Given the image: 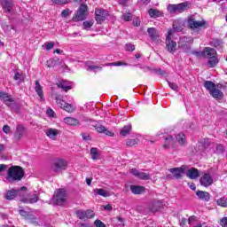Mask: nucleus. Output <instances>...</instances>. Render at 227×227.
Wrapping results in <instances>:
<instances>
[{
	"label": "nucleus",
	"mask_w": 227,
	"mask_h": 227,
	"mask_svg": "<svg viewBox=\"0 0 227 227\" xmlns=\"http://www.w3.org/2000/svg\"><path fill=\"white\" fill-rule=\"evenodd\" d=\"M4 152V145L0 144V155Z\"/></svg>",
	"instance_id": "obj_62"
},
{
	"label": "nucleus",
	"mask_w": 227,
	"mask_h": 227,
	"mask_svg": "<svg viewBox=\"0 0 227 227\" xmlns=\"http://www.w3.org/2000/svg\"><path fill=\"white\" fill-rule=\"evenodd\" d=\"M24 178V168L20 166H12L7 170L6 180L11 184L13 182H20Z\"/></svg>",
	"instance_id": "obj_2"
},
{
	"label": "nucleus",
	"mask_w": 227,
	"mask_h": 227,
	"mask_svg": "<svg viewBox=\"0 0 227 227\" xmlns=\"http://www.w3.org/2000/svg\"><path fill=\"white\" fill-rule=\"evenodd\" d=\"M3 132H4V134H10L12 132V129L10 128V126L4 125L3 127Z\"/></svg>",
	"instance_id": "obj_54"
},
{
	"label": "nucleus",
	"mask_w": 227,
	"mask_h": 227,
	"mask_svg": "<svg viewBox=\"0 0 227 227\" xmlns=\"http://www.w3.org/2000/svg\"><path fill=\"white\" fill-rule=\"evenodd\" d=\"M216 204L218 205V207L227 208V197H221L216 200Z\"/></svg>",
	"instance_id": "obj_34"
},
{
	"label": "nucleus",
	"mask_w": 227,
	"mask_h": 227,
	"mask_svg": "<svg viewBox=\"0 0 227 227\" xmlns=\"http://www.w3.org/2000/svg\"><path fill=\"white\" fill-rule=\"evenodd\" d=\"M47 114L50 116V118H54V111L51 108L47 110Z\"/></svg>",
	"instance_id": "obj_58"
},
{
	"label": "nucleus",
	"mask_w": 227,
	"mask_h": 227,
	"mask_svg": "<svg viewBox=\"0 0 227 227\" xmlns=\"http://www.w3.org/2000/svg\"><path fill=\"white\" fill-rule=\"evenodd\" d=\"M206 24L207 22L205 20L198 21L193 18L188 19V26L190 29H200L203 27Z\"/></svg>",
	"instance_id": "obj_9"
},
{
	"label": "nucleus",
	"mask_w": 227,
	"mask_h": 227,
	"mask_svg": "<svg viewBox=\"0 0 227 227\" xmlns=\"http://www.w3.org/2000/svg\"><path fill=\"white\" fill-rule=\"evenodd\" d=\"M13 79L14 81H18V82H23L26 80V74L16 72Z\"/></svg>",
	"instance_id": "obj_33"
},
{
	"label": "nucleus",
	"mask_w": 227,
	"mask_h": 227,
	"mask_svg": "<svg viewBox=\"0 0 227 227\" xmlns=\"http://www.w3.org/2000/svg\"><path fill=\"white\" fill-rule=\"evenodd\" d=\"M93 192L95 196H102L103 198H108V196H111V193H109V192L102 188H96Z\"/></svg>",
	"instance_id": "obj_24"
},
{
	"label": "nucleus",
	"mask_w": 227,
	"mask_h": 227,
	"mask_svg": "<svg viewBox=\"0 0 227 227\" xmlns=\"http://www.w3.org/2000/svg\"><path fill=\"white\" fill-rule=\"evenodd\" d=\"M202 187H210L214 184V178L209 173H205L200 179Z\"/></svg>",
	"instance_id": "obj_10"
},
{
	"label": "nucleus",
	"mask_w": 227,
	"mask_h": 227,
	"mask_svg": "<svg viewBox=\"0 0 227 227\" xmlns=\"http://www.w3.org/2000/svg\"><path fill=\"white\" fill-rule=\"evenodd\" d=\"M132 130V125L128 124L126 126H124L121 129V136H129V134H130V131Z\"/></svg>",
	"instance_id": "obj_32"
},
{
	"label": "nucleus",
	"mask_w": 227,
	"mask_h": 227,
	"mask_svg": "<svg viewBox=\"0 0 227 227\" xmlns=\"http://www.w3.org/2000/svg\"><path fill=\"white\" fill-rule=\"evenodd\" d=\"M160 207H162V203L160 201H154L150 205L149 208L151 212H157L160 209Z\"/></svg>",
	"instance_id": "obj_29"
},
{
	"label": "nucleus",
	"mask_w": 227,
	"mask_h": 227,
	"mask_svg": "<svg viewBox=\"0 0 227 227\" xmlns=\"http://www.w3.org/2000/svg\"><path fill=\"white\" fill-rule=\"evenodd\" d=\"M18 194H20V190H10L6 193V200H13L18 196Z\"/></svg>",
	"instance_id": "obj_27"
},
{
	"label": "nucleus",
	"mask_w": 227,
	"mask_h": 227,
	"mask_svg": "<svg viewBox=\"0 0 227 227\" xmlns=\"http://www.w3.org/2000/svg\"><path fill=\"white\" fill-rule=\"evenodd\" d=\"M196 56H204V58H208L209 60L207 65L209 68H214L219 63V59H217V51L214 48L206 47L203 51L195 52Z\"/></svg>",
	"instance_id": "obj_1"
},
{
	"label": "nucleus",
	"mask_w": 227,
	"mask_h": 227,
	"mask_svg": "<svg viewBox=\"0 0 227 227\" xmlns=\"http://www.w3.org/2000/svg\"><path fill=\"white\" fill-rule=\"evenodd\" d=\"M92 27H93V21L83 22V29H86V31H90V29H91Z\"/></svg>",
	"instance_id": "obj_45"
},
{
	"label": "nucleus",
	"mask_w": 227,
	"mask_h": 227,
	"mask_svg": "<svg viewBox=\"0 0 227 227\" xmlns=\"http://www.w3.org/2000/svg\"><path fill=\"white\" fill-rule=\"evenodd\" d=\"M130 191L133 194H143V192L145 191V187L131 185Z\"/></svg>",
	"instance_id": "obj_31"
},
{
	"label": "nucleus",
	"mask_w": 227,
	"mask_h": 227,
	"mask_svg": "<svg viewBox=\"0 0 227 227\" xmlns=\"http://www.w3.org/2000/svg\"><path fill=\"white\" fill-rule=\"evenodd\" d=\"M0 100L4 102L5 106H8V107H13V105L15 104L13 98H12L8 93L3 91H0Z\"/></svg>",
	"instance_id": "obj_13"
},
{
	"label": "nucleus",
	"mask_w": 227,
	"mask_h": 227,
	"mask_svg": "<svg viewBox=\"0 0 227 227\" xmlns=\"http://www.w3.org/2000/svg\"><path fill=\"white\" fill-rule=\"evenodd\" d=\"M176 7L177 13H183V12H185V10H187V4L181 3L178 4H176Z\"/></svg>",
	"instance_id": "obj_37"
},
{
	"label": "nucleus",
	"mask_w": 227,
	"mask_h": 227,
	"mask_svg": "<svg viewBox=\"0 0 227 227\" xmlns=\"http://www.w3.org/2000/svg\"><path fill=\"white\" fill-rule=\"evenodd\" d=\"M188 224L193 227H201V223H196V216H191L188 219Z\"/></svg>",
	"instance_id": "obj_39"
},
{
	"label": "nucleus",
	"mask_w": 227,
	"mask_h": 227,
	"mask_svg": "<svg viewBox=\"0 0 227 227\" xmlns=\"http://www.w3.org/2000/svg\"><path fill=\"white\" fill-rule=\"evenodd\" d=\"M216 150L218 152H223V146L221 145H216Z\"/></svg>",
	"instance_id": "obj_63"
},
{
	"label": "nucleus",
	"mask_w": 227,
	"mask_h": 227,
	"mask_svg": "<svg viewBox=\"0 0 227 227\" xmlns=\"http://www.w3.org/2000/svg\"><path fill=\"white\" fill-rule=\"evenodd\" d=\"M168 11L169 12V13H176V4H168Z\"/></svg>",
	"instance_id": "obj_47"
},
{
	"label": "nucleus",
	"mask_w": 227,
	"mask_h": 227,
	"mask_svg": "<svg viewBox=\"0 0 227 227\" xmlns=\"http://www.w3.org/2000/svg\"><path fill=\"white\" fill-rule=\"evenodd\" d=\"M184 30V23L180 20H176L173 22V29H170V31H176L177 33H180Z\"/></svg>",
	"instance_id": "obj_21"
},
{
	"label": "nucleus",
	"mask_w": 227,
	"mask_h": 227,
	"mask_svg": "<svg viewBox=\"0 0 227 227\" xmlns=\"http://www.w3.org/2000/svg\"><path fill=\"white\" fill-rule=\"evenodd\" d=\"M56 65H58V60H55L54 59H51L46 62L48 68H52V67H56Z\"/></svg>",
	"instance_id": "obj_43"
},
{
	"label": "nucleus",
	"mask_w": 227,
	"mask_h": 227,
	"mask_svg": "<svg viewBox=\"0 0 227 227\" xmlns=\"http://www.w3.org/2000/svg\"><path fill=\"white\" fill-rule=\"evenodd\" d=\"M86 214V219H93L95 217V212L93 210H87L85 211Z\"/></svg>",
	"instance_id": "obj_48"
},
{
	"label": "nucleus",
	"mask_w": 227,
	"mask_h": 227,
	"mask_svg": "<svg viewBox=\"0 0 227 227\" xmlns=\"http://www.w3.org/2000/svg\"><path fill=\"white\" fill-rule=\"evenodd\" d=\"M35 92L37 93L40 100H43V87L40 84V82H35Z\"/></svg>",
	"instance_id": "obj_26"
},
{
	"label": "nucleus",
	"mask_w": 227,
	"mask_h": 227,
	"mask_svg": "<svg viewBox=\"0 0 227 227\" xmlns=\"http://www.w3.org/2000/svg\"><path fill=\"white\" fill-rule=\"evenodd\" d=\"M148 13H149L150 17H152L153 19H157V17H160V15H161L160 11L157 9H150L148 11Z\"/></svg>",
	"instance_id": "obj_36"
},
{
	"label": "nucleus",
	"mask_w": 227,
	"mask_h": 227,
	"mask_svg": "<svg viewBox=\"0 0 227 227\" xmlns=\"http://www.w3.org/2000/svg\"><path fill=\"white\" fill-rule=\"evenodd\" d=\"M82 139H84V141H90V137H89V135L82 134Z\"/></svg>",
	"instance_id": "obj_61"
},
{
	"label": "nucleus",
	"mask_w": 227,
	"mask_h": 227,
	"mask_svg": "<svg viewBox=\"0 0 227 227\" xmlns=\"http://www.w3.org/2000/svg\"><path fill=\"white\" fill-rule=\"evenodd\" d=\"M163 148H175V138L172 136H168L165 138V144L163 145Z\"/></svg>",
	"instance_id": "obj_23"
},
{
	"label": "nucleus",
	"mask_w": 227,
	"mask_h": 227,
	"mask_svg": "<svg viewBox=\"0 0 227 227\" xmlns=\"http://www.w3.org/2000/svg\"><path fill=\"white\" fill-rule=\"evenodd\" d=\"M95 14L98 24H102L109 16V12L103 9H96Z\"/></svg>",
	"instance_id": "obj_8"
},
{
	"label": "nucleus",
	"mask_w": 227,
	"mask_h": 227,
	"mask_svg": "<svg viewBox=\"0 0 227 227\" xmlns=\"http://www.w3.org/2000/svg\"><path fill=\"white\" fill-rule=\"evenodd\" d=\"M55 4H67L70 0H51Z\"/></svg>",
	"instance_id": "obj_50"
},
{
	"label": "nucleus",
	"mask_w": 227,
	"mask_h": 227,
	"mask_svg": "<svg viewBox=\"0 0 227 227\" xmlns=\"http://www.w3.org/2000/svg\"><path fill=\"white\" fill-rule=\"evenodd\" d=\"M19 214L21 215V216L24 217L25 219H28L29 221H31L33 224H36V221H35L33 215H29V213H27L26 210L20 209Z\"/></svg>",
	"instance_id": "obj_25"
},
{
	"label": "nucleus",
	"mask_w": 227,
	"mask_h": 227,
	"mask_svg": "<svg viewBox=\"0 0 227 227\" xmlns=\"http://www.w3.org/2000/svg\"><path fill=\"white\" fill-rule=\"evenodd\" d=\"M176 141H177L181 146H184V145L187 143V139L185 138V135L184 133L177 134L176 136Z\"/></svg>",
	"instance_id": "obj_28"
},
{
	"label": "nucleus",
	"mask_w": 227,
	"mask_h": 227,
	"mask_svg": "<svg viewBox=\"0 0 227 227\" xmlns=\"http://www.w3.org/2000/svg\"><path fill=\"white\" fill-rule=\"evenodd\" d=\"M24 132H25L24 126L19 125L17 127L16 132L14 134L15 139H17V141H20L22 139V137H24Z\"/></svg>",
	"instance_id": "obj_20"
},
{
	"label": "nucleus",
	"mask_w": 227,
	"mask_h": 227,
	"mask_svg": "<svg viewBox=\"0 0 227 227\" xmlns=\"http://www.w3.org/2000/svg\"><path fill=\"white\" fill-rule=\"evenodd\" d=\"M105 210H113V206H111L110 204L103 206Z\"/></svg>",
	"instance_id": "obj_60"
},
{
	"label": "nucleus",
	"mask_w": 227,
	"mask_h": 227,
	"mask_svg": "<svg viewBox=\"0 0 227 227\" xmlns=\"http://www.w3.org/2000/svg\"><path fill=\"white\" fill-rule=\"evenodd\" d=\"M126 51H135L136 50V46H134L133 44H126L125 46Z\"/></svg>",
	"instance_id": "obj_55"
},
{
	"label": "nucleus",
	"mask_w": 227,
	"mask_h": 227,
	"mask_svg": "<svg viewBox=\"0 0 227 227\" xmlns=\"http://www.w3.org/2000/svg\"><path fill=\"white\" fill-rule=\"evenodd\" d=\"M54 45H56V43L54 42L46 43V51H51V49H54Z\"/></svg>",
	"instance_id": "obj_53"
},
{
	"label": "nucleus",
	"mask_w": 227,
	"mask_h": 227,
	"mask_svg": "<svg viewBox=\"0 0 227 227\" xmlns=\"http://www.w3.org/2000/svg\"><path fill=\"white\" fill-rule=\"evenodd\" d=\"M186 176L191 180H196L200 176V170L197 168H191L186 172Z\"/></svg>",
	"instance_id": "obj_22"
},
{
	"label": "nucleus",
	"mask_w": 227,
	"mask_h": 227,
	"mask_svg": "<svg viewBox=\"0 0 227 227\" xmlns=\"http://www.w3.org/2000/svg\"><path fill=\"white\" fill-rule=\"evenodd\" d=\"M64 123H66V125H69L70 127H77V125H81V121L74 117H65Z\"/></svg>",
	"instance_id": "obj_18"
},
{
	"label": "nucleus",
	"mask_w": 227,
	"mask_h": 227,
	"mask_svg": "<svg viewBox=\"0 0 227 227\" xmlns=\"http://www.w3.org/2000/svg\"><path fill=\"white\" fill-rule=\"evenodd\" d=\"M90 157L93 160H97V159H98V150L97 148L90 149Z\"/></svg>",
	"instance_id": "obj_41"
},
{
	"label": "nucleus",
	"mask_w": 227,
	"mask_h": 227,
	"mask_svg": "<svg viewBox=\"0 0 227 227\" xmlns=\"http://www.w3.org/2000/svg\"><path fill=\"white\" fill-rule=\"evenodd\" d=\"M122 19L126 21L129 22V20H132V14L130 12H123L122 13Z\"/></svg>",
	"instance_id": "obj_46"
},
{
	"label": "nucleus",
	"mask_w": 227,
	"mask_h": 227,
	"mask_svg": "<svg viewBox=\"0 0 227 227\" xmlns=\"http://www.w3.org/2000/svg\"><path fill=\"white\" fill-rule=\"evenodd\" d=\"M186 168H187L183 165L179 168H170L169 171H170V173H172V175H174L175 178H176L178 180V179L182 178L184 173H185Z\"/></svg>",
	"instance_id": "obj_14"
},
{
	"label": "nucleus",
	"mask_w": 227,
	"mask_h": 227,
	"mask_svg": "<svg viewBox=\"0 0 227 227\" xmlns=\"http://www.w3.org/2000/svg\"><path fill=\"white\" fill-rule=\"evenodd\" d=\"M70 15V9H65L61 12V17L67 18Z\"/></svg>",
	"instance_id": "obj_52"
},
{
	"label": "nucleus",
	"mask_w": 227,
	"mask_h": 227,
	"mask_svg": "<svg viewBox=\"0 0 227 227\" xmlns=\"http://www.w3.org/2000/svg\"><path fill=\"white\" fill-rule=\"evenodd\" d=\"M88 15V5L82 4L80 5L78 12L74 13L73 17L74 22H80L81 20H84L86 16Z\"/></svg>",
	"instance_id": "obj_5"
},
{
	"label": "nucleus",
	"mask_w": 227,
	"mask_h": 227,
	"mask_svg": "<svg viewBox=\"0 0 227 227\" xmlns=\"http://www.w3.org/2000/svg\"><path fill=\"white\" fill-rule=\"evenodd\" d=\"M220 225L223 227H227V217H223L221 221H220Z\"/></svg>",
	"instance_id": "obj_57"
},
{
	"label": "nucleus",
	"mask_w": 227,
	"mask_h": 227,
	"mask_svg": "<svg viewBox=\"0 0 227 227\" xmlns=\"http://www.w3.org/2000/svg\"><path fill=\"white\" fill-rule=\"evenodd\" d=\"M86 184H87V185H91V179L90 178H87L86 179Z\"/></svg>",
	"instance_id": "obj_64"
},
{
	"label": "nucleus",
	"mask_w": 227,
	"mask_h": 227,
	"mask_svg": "<svg viewBox=\"0 0 227 227\" xmlns=\"http://www.w3.org/2000/svg\"><path fill=\"white\" fill-rule=\"evenodd\" d=\"M23 203H36L38 201V195L33 194L28 199H25L22 200Z\"/></svg>",
	"instance_id": "obj_38"
},
{
	"label": "nucleus",
	"mask_w": 227,
	"mask_h": 227,
	"mask_svg": "<svg viewBox=\"0 0 227 227\" xmlns=\"http://www.w3.org/2000/svg\"><path fill=\"white\" fill-rule=\"evenodd\" d=\"M55 100L58 106H60L61 109H64V111H67V113H74L75 111V107L61 99V96H57Z\"/></svg>",
	"instance_id": "obj_7"
},
{
	"label": "nucleus",
	"mask_w": 227,
	"mask_h": 227,
	"mask_svg": "<svg viewBox=\"0 0 227 227\" xmlns=\"http://www.w3.org/2000/svg\"><path fill=\"white\" fill-rule=\"evenodd\" d=\"M196 195L201 201H210V193L208 192L197 191Z\"/></svg>",
	"instance_id": "obj_19"
},
{
	"label": "nucleus",
	"mask_w": 227,
	"mask_h": 227,
	"mask_svg": "<svg viewBox=\"0 0 227 227\" xmlns=\"http://www.w3.org/2000/svg\"><path fill=\"white\" fill-rule=\"evenodd\" d=\"M58 87L61 88L64 91H68L69 90H72V87L67 85L66 82H59Z\"/></svg>",
	"instance_id": "obj_42"
},
{
	"label": "nucleus",
	"mask_w": 227,
	"mask_h": 227,
	"mask_svg": "<svg viewBox=\"0 0 227 227\" xmlns=\"http://www.w3.org/2000/svg\"><path fill=\"white\" fill-rule=\"evenodd\" d=\"M204 88L209 91V93L215 88V83L211 81H206L204 82Z\"/></svg>",
	"instance_id": "obj_35"
},
{
	"label": "nucleus",
	"mask_w": 227,
	"mask_h": 227,
	"mask_svg": "<svg viewBox=\"0 0 227 227\" xmlns=\"http://www.w3.org/2000/svg\"><path fill=\"white\" fill-rule=\"evenodd\" d=\"M1 4L4 12H12L13 10V0H2Z\"/></svg>",
	"instance_id": "obj_17"
},
{
	"label": "nucleus",
	"mask_w": 227,
	"mask_h": 227,
	"mask_svg": "<svg viewBox=\"0 0 227 227\" xmlns=\"http://www.w3.org/2000/svg\"><path fill=\"white\" fill-rule=\"evenodd\" d=\"M95 129L97 130V132H98L99 134H106V136H108L109 137H114V134L113 133V131H109L108 129H106V127L98 124L95 126Z\"/></svg>",
	"instance_id": "obj_16"
},
{
	"label": "nucleus",
	"mask_w": 227,
	"mask_h": 227,
	"mask_svg": "<svg viewBox=\"0 0 227 227\" xmlns=\"http://www.w3.org/2000/svg\"><path fill=\"white\" fill-rule=\"evenodd\" d=\"M147 33L153 42H154L155 43H160V35H159V31H157L155 27H149L147 29Z\"/></svg>",
	"instance_id": "obj_11"
},
{
	"label": "nucleus",
	"mask_w": 227,
	"mask_h": 227,
	"mask_svg": "<svg viewBox=\"0 0 227 227\" xmlns=\"http://www.w3.org/2000/svg\"><path fill=\"white\" fill-rule=\"evenodd\" d=\"M53 203L65 205L67 203V192L63 189L57 190L53 195Z\"/></svg>",
	"instance_id": "obj_4"
},
{
	"label": "nucleus",
	"mask_w": 227,
	"mask_h": 227,
	"mask_svg": "<svg viewBox=\"0 0 227 227\" xmlns=\"http://www.w3.org/2000/svg\"><path fill=\"white\" fill-rule=\"evenodd\" d=\"M76 215L79 219L86 220V211L84 210L76 211Z\"/></svg>",
	"instance_id": "obj_44"
},
{
	"label": "nucleus",
	"mask_w": 227,
	"mask_h": 227,
	"mask_svg": "<svg viewBox=\"0 0 227 227\" xmlns=\"http://www.w3.org/2000/svg\"><path fill=\"white\" fill-rule=\"evenodd\" d=\"M168 83L171 90H173L174 91H178V85L176 83L169 82H168Z\"/></svg>",
	"instance_id": "obj_51"
},
{
	"label": "nucleus",
	"mask_w": 227,
	"mask_h": 227,
	"mask_svg": "<svg viewBox=\"0 0 227 227\" xmlns=\"http://www.w3.org/2000/svg\"><path fill=\"white\" fill-rule=\"evenodd\" d=\"M126 145L127 146H134L137 145V141L136 139H128Z\"/></svg>",
	"instance_id": "obj_49"
},
{
	"label": "nucleus",
	"mask_w": 227,
	"mask_h": 227,
	"mask_svg": "<svg viewBox=\"0 0 227 227\" xmlns=\"http://www.w3.org/2000/svg\"><path fill=\"white\" fill-rule=\"evenodd\" d=\"M130 173L140 180H150V174L148 173L141 172L136 168L130 169Z\"/></svg>",
	"instance_id": "obj_15"
},
{
	"label": "nucleus",
	"mask_w": 227,
	"mask_h": 227,
	"mask_svg": "<svg viewBox=\"0 0 227 227\" xmlns=\"http://www.w3.org/2000/svg\"><path fill=\"white\" fill-rule=\"evenodd\" d=\"M7 168H8V165L0 164V173H3V171L6 170Z\"/></svg>",
	"instance_id": "obj_59"
},
{
	"label": "nucleus",
	"mask_w": 227,
	"mask_h": 227,
	"mask_svg": "<svg viewBox=\"0 0 227 227\" xmlns=\"http://www.w3.org/2000/svg\"><path fill=\"white\" fill-rule=\"evenodd\" d=\"M86 67L89 68V70H91L92 72H100V70H102V67L95 66L91 63H87Z\"/></svg>",
	"instance_id": "obj_40"
},
{
	"label": "nucleus",
	"mask_w": 227,
	"mask_h": 227,
	"mask_svg": "<svg viewBox=\"0 0 227 227\" xmlns=\"http://www.w3.org/2000/svg\"><path fill=\"white\" fill-rule=\"evenodd\" d=\"M209 94L211 97H213V98H221L223 97V91L215 87L212 91L209 92Z\"/></svg>",
	"instance_id": "obj_30"
},
{
	"label": "nucleus",
	"mask_w": 227,
	"mask_h": 227,
	"mask_svg": "<svg viewBox=\"0 0 227 227\" xmlns=\"http://www.w3.org/2000/svg\"><path fill=\"white\" fill-rule=\"evenodd\" d=\"M172 35H173V30H168V33L166 38V49L171 54H175V52L176 51V43L171 40Z\"/></svg>",
	"instance_id": "obj_6"
},
{
	"label": "nucleus",
	"mask_w": 227,
	"mask_h": 227,
	"mask_svg": "<svg viewBox=\"0 0 227 227\" xmlns=\"http://www.w3.org/2000/svg\"><path fill=\"white\" fill-rule=\"evenodd\" d=\"M68 168V162L65 159L58 158L53 160L51 165V171L54 173H59L65 171Z\"/></svg>",
	"instance_id": "obj_3"
},
{
	"label": "nucleus",
	"mask_w": 227,
	"mask_h": 227,
	"mask_svg": "<svg viewBox=\"0 0 227 227\" xmlns=\"http://www.w3.org/2000/svg\"><path fill=\"white\" fill-rule=\"evenodd\" d=\"M187 223H189V221H187L185 218H182L180 221V226L187 227Z\"/></svg>",
	"instance_id": "obj_56"
},
{
	"label": "nucleus",
	"mask_w": 227,
	"mask_h": 227,
	"mask_svg": "<svg viewBox=\"0 0 227 227\" xmlns=\"http://www.w3.org/2000/svg\"><path fill=\"white\" fill-rule=\"evenodd\" d=\"M45 134L49 139H51V141H56V139H58V136L61 134V131L58 129L48 128L45 130Z\"/></svg>",
	"instance_id": "obj_12"
}]
</instances>
